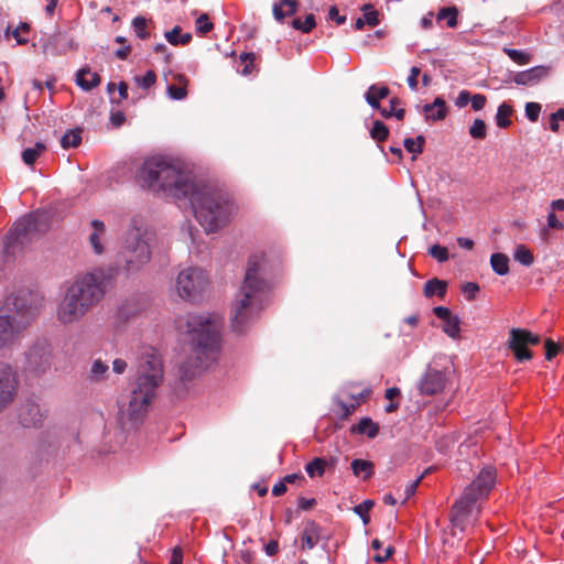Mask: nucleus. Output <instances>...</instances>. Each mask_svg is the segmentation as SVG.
<instances>
[{
  "label": "nucleus",
  "mask_w": 564,
  "mask_h": 564,
  "mask_svg": "<svg viewBox=\"0 0 564 564\" xmlns=\"http://www.w3.org/2000/svg\"><path fill=\"white\" fill-rule=\"evenodd\" d=\"M141 185L154 193L188 198L196 220L207 234L226 227L236 214L230 194L209 182H196L178 162L151 158L138 172Z\"/></svg>",
  "instance_id": "nucleus-1"
},
{
  "label": "nucleus",
  "mask_w": 564,
  "mask_h": 564,
  "mask_svg": "<svg viewBox=\"0 0 564 564\" xmlns=\"http://www.w3.org/2000/svg\"><path fill=\"white\" fill-rule=\"evenodd\" d=\"M163 377V365L159 355L152 352L141 358L130 392L119 403V421L123 430H132L143 420Z\"/></svg>",
  "instance_id": "nucleus-2"
},
{
  "label": "nucleus",
  "mask_w": 564,
  "mask_h": 564,
  "mask_svg": "<svg viewBox=\"0 0 564 564\" xmlns=\"http://www.w3.org/2000/svg\"><path fill=\"white\" fill-rule=\"evenodd\" d=\"M115 279L111 268H98L77 276L57 305L56 318L64 325L80 321L105 296Z\"/></svg>",
  "instance_id": "nucleus-3"
},
{
  "label": "nucleus",
  "mask_w": 564,
  "mask_h": 564,
  "mask_svg": "<svg viewBox=\"0 0 564 564\" xmlns=\"http://www.w3.org/2000/svg\"><path fill=\"white\" fill-rule=\"evenodd\" d=\"M223 321L216 314H188L176 321L178 332L188 335L196 356V368L206 369L220 349Z\"/></svg>",
  "instance_id": "nucleus-4"
},
{
  "label": "nucleus",
  "mask_w": 564,
  "mask_h": 564,
  "mask_svg": "<svg viewBox=\"0 0 564 564\" xmlns=\"http://www.w3.org/2000/svg\"><path fill=\"white\" fill-rule=\"evenodd\" d=\"M152 237L153 235L143 216L134 215L130 218L121 238V246L116 260L117 267H110L115 270V275L118 271H122L127 275L138 273L150 262Z\"/></svg>",
  "instance_id": "nucleus-5"
},
{
  "label": "nucleus",
  "mask_w": 564,
  "mask_h": 564,
  "mask_svg": "<svg viewBox=\"0 0 564 564\" xmlns=\"http://www.w3.org/2000/svg\"><path fill=\"white\" fill-rule=\"evenodd\" d=\"M268 288L262 274L261 258L250 257L243 283L231 310V326L235 332L241 333L261 310Z\"/></svg>",
  "instance_id": "nucleus-6"
},
{
  "label": "nucleus",
  "mask_w": 564,
  "mask_h": 564,
  "mask_svg": "<svg viewBox=\"0 0 564 564\" xmlns=\"http://www.w3.org/2000/svg\"><path fill=\"white\" fill-rule=\"evenodd\" d=\"M6 315H0V348L13 341L40 314L42 296L31 290H20L6 300Z\"/></svg>",
  "instance_id": "nucleus-7"
},
{
  "label": "nucleus",
  "mask_w": 564,
  "mask_h": 564,
  "mask_svg": "<svg viewBox=\"0 0 564 564\" xmlns=\"http://www.w3.org/2000/svg\"><path fill=\"white\" fill-rule=\"evenodd\" d=\"M492 487L494 473L490 467H486L452 507L449 520L454 530H465L474 511H478V503L489 495Z\"/></svg>",
  "instance_id": "nucleus-8"
},
{
  "label": "nucleus",
  "mask_w": 564,
  "mask_h": 564,
  "mask_svg": "<svg viewBox=\"0 0 564 564\" xmlns=\"http://www.w3.org/2000/svg\"><path fill=\"white\" fill-rule=\"evenodd\" d=\"M208 282L205 270L198 267H188L177 274L176 291L180 297L193 301L206 290Z\"/></svg>",
  "instance_id": "nucleus-9"
},
{
  "label": "nucleus",
  "mask_w": 564,
  "mask_h": 564,
  "mask_svg": "<svg viewBox=\"0 0 564 564\" xmlns=\"http://www.w3.org/2000/svg\"><path fill=\"white\" fill-rule=\"evenodd\" d=\"M540 336L522 328H511L507 341L508 349L512 352L518 362H525L532 359L533 352L530 346L540 343Z\"/></svg>",
  "instance_id": "nucleus-10"
},
{
  "label": "nucleus",
  "mask_w": 564,
  "mask_h": 564,
  "mask_svg": "<svg viewBox=\"0 0 564 564\" xmlns=\"http://www.w3.org/2000/svg\"><path fill=\"white\" fill-rule=\"evenodd\" d=\"M45 217L40 213H32L19 219L9 231L8 239L11 243L24 245L43 230Z\"/></svg>",
  "instance_id": "nucleus-11"
},
{
  "label": "nucleus",
  "mask_w": 564,
  "mask_h": 564,
  "mask_svg": "<svg viewBox=\"0 0 564 564\" xmlns=\"http://www.w3.org/2000/svg\"><path fill=\"white\" fill-rule=\"evenodd\" d=\"M28 367L32 371L45 372L53 362L52 346L46 338H37L25 352Z\"/></svg>",
  "instance_id": "nucleus-12"
},
{
  "label": "nucleus",
  "mask_w": 564,
  "mask_h": 564,
  "mask_svg": "<svg viewBox=\"0 0 564 564\" xmlns=\"http://www.w3.org/2000/svg\"><path fill=\"white\" fill-rule=\"evenodd\" d=\"M18 389L15 370L6 362H0V412L7 409L14 400Z\"/></svg>",
  "instance_id": "nucleus-13"
},
{
  "label": "nucleus",
  "mask_w": 564,
  "mask_h": 564,
  "mask_svg": "<svg viewBox=\"0 0 564 564\" xmlns=\"http://www.w3.org/2000/svg\"><path fill=\"white\" fill-rule=\"evenodd\" d=\"M446 378L443 371L427 368L417 383L421 394L434 395L445 388Z\"/></svg>",
  "instance_id": "nucleus-14"
},
{
  "label": "nucleus",
  "mask_w": 564,
  "mask_h": 564,
  "mask_svg": "<svg viewBox=\"0 0 564 564\" xmlns=\"http://www.w3.org/2000/svg\"><path fill=\"white\" fill-rule=\"evenodd\" d=\"M91 231L88 236L89 245L95 254H102L106 251L107 228L104 221L94 219L90 221Z\"/></svg>",
  "instance_id": "nucleus-15"
},
{
  "label": "nucleus",
  "mask_w": 564,
  "mask_h": 564,
  "mask_svg": "<svg viewBox=\"0 0 564 564\" xmlns=\"http://www.w3.org/2000/svg\"><path fill=\"white\" fill-rule=\"evenodd\" d=\"M20 422L25 427L37 426L43 419V412L40 404L28 402L22 405L19 413Z\"/></svg>",
  "instance_id": "nucleus-16"
},
{
  "label": "nucleus",
  "mask_w": 564,
  "mask_h": 564,
  "mask_svg": "<svg viewBox=\"0 0 564 564\" xmlns=\"http://www.w3.org/2000/svg\"><path fill=\"white\" fill-rule=\"evenodd\" d=\"M547 74L549 67L535 66L528 70L518 73L514 77V80L519 85H533L538 83L541 78L547 76Z\"/></svg>",
  "instance_id": "nucleus-17"
},
{
  "label": "nucleus",
  "mask_w": 564,
  "mask_h": 564,
  "mask_svg": "<svg viewBox=\"0 0 564 564\" xmlns=\"http://www.w3.org/2000/svg\"><path fill=\"white\" fill-rule=\"evenodd\" d=\"M296 0H280L273 3L272 13L278 22H282L286 17L294 15L299 9Z\"/></svg>",
  "instance_id": "nucleus-18"
},
{
  "label": "nucleus",
  "mask_w": 564,
  "mask_h": 564,
  "mask_svg": "<svg viewBox=\"0 0 564 564\" xmlns=\"http://www.w3.org/2000/svg\"><path fill=\"white\" fill-rule=\"evenodd\" d=\"M426 120H442L446 117V102L442 97L435 98L432 104L422 107Z\"/></svg>",
  "instance_id": "nucleus-19"
},
{
  "label": "nucleus",
  "mask_w": 564,
  "mask_h": 564,
  "mask_svg": "<svg viewBox=\"0 0 564 564\" xmlns=\"http://www.w3.org/2000/svg\"><path fill=\"white\" fill-rule=\"evenodd\" d=\"M321 528L315 522H307L302 532V547L313 549L319 541Z\"/></svg>",
  "instance_id": "nucleus-20"
},
{
  "label": "nucleus",
  "mask_w": 564,
  "mask_h": 564,
  "mask_svg": "<svg viewBox=\"0 0 564 564\" xmlns=\"http://www.w3.org/2000/svg\"><path fill=\"white\" fill-rule=\"evenodd\" d=\"M99 83V75L93 73L89 68H82L76 74V84L86 91L95 88Z\"/></svg>",
  "instance_id": "nucleus-21"
},
{
  "label": "nucleus",
  "mask_w": 564,
  "mask_h": 564,
  "mask_svg": "<svg viewBox=\"0 0 564 564\" xmlns=\"http://www.w3.org/2000/svg\"><path fill=\"white\" fill-rule=\"evenodd\" d=\"M390 90L386 86L371 85L365 94L366 101L373 109L380 110L379 100L386 98Z\"/></svg>",
  "instance_id": "nucleus-22"
},
{
  "label": "nucleus",
  "mask_w": 564,
  "mask_h": 564,
  "mask_svg": "<svg viewBox=\"0 0 564 564\" xmlns=\"http://www.w3.org/2000/svg\"><path fill=\"white\" fill-rule=\"evenodd\" d=\"M175 79L178 85H169L166 88L167 95L173 100H183L187 96V84L188 79L184 75H176Z\"/></svg>",
  "instance_id": "nucleus-23"
},
{
  "label": "nucleus",
  "mask_w": 564,
  "mask_h": 564,
  "mask_svg": "<svg viewBox=\"0 0 564 564\" xmlns=\"http://www.w3.org/2000/svg\"><path fill=\"white\" fill-rule=\"evenodd\" d=\"M364 15L358 18L355 22V28L361 30L365 24L376 26L379 24L378 11L373 10L371 4H365L361 8Z\"/></svg>",
  "instance_id": "nucleus-24"
},
{
  "label": "nucleus",
  "mask_w": 564,
  "mask_h": 564,
  "mask_svg": "<svg viewBox=\"0 0 564 564\" xmlns=\"http://www.w3.org/2000/svg\"><path fill=\"white\" fill-rule=\"evenodd\" d=\"M109 376V366L107 364H105L100 359H96L93 361L89 372L90 381L101 382L108 380Z\"/></svg>",
  "instance_id": "nucleus-25"
},
{
  "label": "nucleus",
  "mask_w": 564,
  "mask_h": 564,
  "mask_svg": "<svg viewBox=\"0 0 564 564\" xmlns=\"http://www.w3.org/2000/svg\"><path fill=\"white\" fill-rule=\"evenodd\" d=\"M375 466L370 460L354 459L351 462V470L355 476L361 477L362 479H369L375 473Z\"/></svg>",
  "instance_id": "nucleus-26"
},
{
  "label": "nucleus",
  "mask_w": 564,
  "mask_h": 564,
  "mask_svg": "<svg viewBox=\"0 0 564 564\" xmlns=\"http://www.w3.org/2000/svg\"><path fill=\"white\" fill-rule=\"evenodd\" d=\"M447 290V283L445 281L438 280L436 278L429 280L424 284L423 293L426 297H432L437 295L440 297H444Z\"/></svg>",
  "instance_id": "nucleus-27"
},
{
  "label": "nucleus",
  "mask_w": 564,
  "mask_h": 564,
  "mask_svg": "<svg viewBox=\"0 0 564 564\" xmlns=\"http://www.w3.org/2000/svg\"><path fill=\"white\" fill-rule=\"evenodd\" d=\"M512 113V107L506 102L501 104L496 112V124L500 128H508L511 124L509 117Z\"/></svg>",
  "instance_id": "nucleus-28"
},
{
  "label": "nucleus",
  "mask_w": 564,
  "mask_h": 564,
  "mask_svg": "<svg viewBox=\"0 0 564 564\" xmlns=\"http://www.w3.org/2000/svg\"><path fill=\"white\" fill-rule=\"evenodd\" d=\"M80 142H82V130L80 129L69 130V131L65 132L64 135L61 138V145L64 149L76 148L80 144Z\"/></svg>",
  "instance_id": "nucleus-29"
},
{
  "label": "nucleus",
  "mask_w": 564,
  "mask_h": 564,
  "mask_svg": "<svg viewBox=\"0 0 564 564\" xmlns=\"http://www.w3.org/2000/svg\"><path fill=\"white\" fill-rule=\"evenodd\" d=\"M424 143L425 138L423 135H417L415 139L406 138L403 141L405 150L413 154V160L423 152Z\"/></svg>",
  "instance_id": "nucleus-30"
},
{
  "label": "nucleus",
  "mask_w": 564,
  "mask_h": 564,
  "mask_svg": "<svg viewBox=\"0 0 564 564\" xmlns=\"http://www.w3.org/2000/svg\"><path fill=\"white\" fill-rule=\"evenodd\" d=\"M356 430L358 433L366 434L370 438L376 437L379 433V426L376 423H373L369 417L361 419Z\"/></svg>",
  "instance_id": "nucleus-31"
},
{
  "label": "nucleus",
  "mask_w": 564,
  "mask_h": 564,
  "mask_svg": "<svg viewBox=\"0 0 564 564\" xmlns=\"http://www.w3.org/2000/svg\"><path fill=\"white\" fill-rule=\"evenodd\" d=\"M45 150V144L37 142L33 148H28L22 152V160L26 165H32L40 154Z\"/></svg>",
  "instance_id": "nucleus-32"
},
{
  "label": "nucleus",
  "mask_w": 564,
  "mask_h": 564,
  "mask_svg": "<svg viewBox=\"0 0 564 564\" xmlns=\"http://www.w3.org/2000/svg\"><path fill=\"white\" fill-rule=\"evenodd\" d=\"M457 14L458 11L455 7L442 8L437 13V21L446 20V23L449 28H455L457 25Z\"/></svg>",
  "instance_id": "nucleus-33"
},
{
  "label": "nucleus",
  "mask_w": 564,
  "mask_h": 564,
  "mask_svg": "<svg viewBox=\"0 0 564 564\" xmlns=\"http://www.w3.org/2000/svg\"><path fill=\"white\" fill-rule=\"evenodd\" d=\"M400 99L398 98H391L390 99V108L387 109V108H383V109H380V113L384 117V118H390L392 116H394L398 120H402L404 118V115H405V110L403 108H397L398 105H400Z\"/></svg>",
  "instance_id": "nucleus-34"
},
{
  "label": "nucleus",
  "mask_w": 564,
  "mask_h": 564,
  "mask_svg": "<svg viewBox=\"0 0 564 564\" xmlns=\"http://www.w3.org/2000/svg\"><path fill=\"white\" fill-rule=\"evenodd\" d=\"M513 258L516 261L525 267H530L534 260L532 252L523 245H520L516 248Z\"/></svg>",
  "instance_id": "nucleus-35"
},
{
  "label": "nucleus",
  "mask_w": 564,
  "mask_h": 564,
  "mask_svg": "<svg viewBox=\"0 0 564 564\" xmlns=\"http://www.w3.org/2000/svg\"><path fill=\"white\" fill-rule=\"evenodd\" d=\"M315 17L312 13L307 14L304 20L296 18L292 21V26L295 30L302 31L303 33H308L315 26Z\"/></svg>",
  "instance_id": "nucleus-36"
},
{
  "label": "nucleus",
  "mask_w": 564,
  "mask_h": 564,
  "mask_svg": "<svg viewBox=\"0 0 564 564\" xmlns=\"http://www.w3.org/2000/svg\"><path fill=\"white\" fill-rule=\"evenodd\" d=\"M325 466H326L325 459L317 457V458H314L312 462H310L306 465L305 470H306L307 475L311 478H313L316 476H322L325 471Z\"/></svg>",
  "instance_id": "nucleus-37"
},
{
  "label": "nucleus",
  "mask_w": 564,
  "mask_h": 564,
  "mask_svg": "<svg viewBox=\"0 0 564 564\" xmlns=\"http://www.w3.org/2000/svg\"><path fill=\"white\" fill-rule=\"evenodd\" d=\"M443 330L452 338H455L459 334V319L456 315H451L448 318L443 321Z\"/></svg>",
  "instance_id": "nucleus-38"
},
{
  "label": "nucleus",
  "mask_w": 564,
  "mask_h": 564,
  "mask_svg": "<svg viewBox=\"0 0 564 564\" xmlns=\"http://www.w3.org/2000/svg\"><path fill=\"white\" fill-rule=\"evenodd\" d=\"M370 135L373 140L382 142L388 139L389 129L383 122L377 120L375 121L373 127L370 130Z\"/></svg>",
  "instance_id": "nucleus-39"
},
{
  "label": "nucleus",
  "mask_w": 564,
  "mask_h": 564,
  "mask_svg": "<svg viewBox=\"0 0 564 564\" xmlns=\"http://www.w3.org/2000/svg\"><path fill=\"white\" fill-rule=\"evenodd\" d=\"M502 51L517 64L524 65L530 62V55L523 51L503 47Z\"/></svg>",
  "instance_id": "nucleus-40"
},
{
  "label": "nucleus",
  "mask_w": 564,
  "mask_h": 564,
  "mask_svg": "<svg viewBox=\"0 0 564 564\" xmlns=\"http://www.w3.org/2000/svg\"><path fill=\"white\" fill-rule=\"evenodd\" d=\"M133 30L139 39L145 40L150 36L147 31L148 21L143 17H137L132 21Z\"/></svg>",
  "instance_id": "nucleus-41"
},
{
  "label": "nucleus",
  "mask_w": 564,
  "mask_h": 564,
  "mask_svg": "<svg viewBox=\"0 0 564 564\" xmlns=\"http://www.w3.org/2000/svg\"><path fill=\"white\" fill-rule=\"evenodd\" d=\"M196 32L205 35L213 30L214 24L210 22L208 14L202 13L195 22Z\"/></svg>",
  "instance_id": "nucleus-42"
},
{
  "label": "nucleus",
  "mask_w": 564,
  "mask_h": 564,
  "mask_svg": "<svg viewBox=\"0 0 564 564\" xmlns=\"http://www.w3.org/2000/svg\"><path fill=\"white\" fill-rule=\"evenodd\" d=\"M372 500H365L362 503H359L354 507V511L361 518L365 524H368L370 518L368 516L369 510L373 507Z\"/></svg>",
  "instance_id": "nucleus-43"
},
{
  "label": "nucleus",
  "mask_w": 564,
  "mask_h": 564,
  "mask_svg": "<svg viewBox=\"0 0 564 564\" xmlns=\"http://www.w3.org/2000/svg\"><path fill=\"white\" fill-rule=\"evenodd\" d=\"M433 469V467H429L426 468L422 475H420L414 481H412L411 484H409L405 489H404V501H406L408 499H410L416 491V488L417 486L420 485V482L422 481V479L429 474L431 473Z\"/></svg>",
  "instance_id": "nucleus-44"
},
{
  "label": "nucleus",
  "mask_w": 564,
  "mask_h": 564,
  "mask_svg": "<svg viewBox=\"0 0 564 564\" xmlns=\"http://www.w3.org/2000/svg\"><path fill=\"white\" fill-rule=\"evenodd\" d=\"M509 272V258L500 252H496V274L505 275Z\"/></svg>",
  "instance_id": "nucleus-45"
},
{
  "label": "nucleus",
  "mask_w": 564,
  "mask_h": 564,
  "mask_svg": "<svg viewBox=\"0 0 564 564\" xmlns=\"http://www.w3.org/2000/svg\"><path fill=\"white\" fill-rule=\"evenodd\" d=\"M469 133L474 139H484L486 137V123L481 119H476L469 128Z\"/></svg>",
  "instance_id": "nucleus-46"
},
{
  "label": "nucleus",
  "mask_w": 564,
  "mask_h": 564,
  "mask_svg": "<svg viewBox=\"0 0 564 564\" xmlns=\"http://www.w3.org/2000/svg\"><path fill=\"white\" fill-rule=\"evenodd\" d=\"M134 79L141 88L148 89L154 85L156 75L153 70H148L143 76H135Z\"/></svg>",
  "instance_id": "nucleus-47"
},
{
  "label": "nucleus",
  "mask_w": 564,
  "mask_h": 564,
  "mask_svg": "<svg viewBox=\"0 0 564 564\" xmlns=\"http://www.w3.org/2000/svg\"><path fill=\"white\" fill-rule=\"evenodd\" d=\"M429 252L438 262H445L449 258L447 249L445 247L440 246V245H433L430 248Z\"/></svg>",
  "instance_id": "nucleus-48"
},
{
  "label": "nucleus",
  "mask_w": 564,
  "mask_h": 564,
  "mask_svg": "<svg viewBox=\"0 0 564 564\" xmlns=\"http://www.w3.org/2000/svg\"><path fill=\"white\" fill-rule=\"evenodd\" d=\"M541 112V105L538 102H528L525 105V116L527 118L535 122L539 119V115Z\"/></svg>",
  "instance_id": "nucleus-49"
},
{
  "label": "nucleus",
  "mask_w": 564,
  "mask_h": 564,
  "mask_svg": "<svg viewBox=\"0 0 564 564\" xmlns=\"http://www.w3.org/2000/svg\"><path fill=\"white\" fill-rule=\"evenodd\" d=\"M253 59H254L253 53H243L240 55V61L246 63L245 67L241 69L242 75L247 76L252 73Z\"/></svg>",
  "instance_id": "nucleus-50"
},
{
  "label": "nucleus",
  "mask_w": 564,
  "mask_h": 564,
  "mask_svg": "<svg viewBox=\"0 0 564 564\" xmlns=\"http://www.w3.org/2000/svg\"><path fill=\"white\" fill-rule=\"evenodd\" d=\"M462 292L467 300H474L479 292V285L474 282H467L462 286Z\"/></svg>",
  "instance_id": "nucleus-51"
},
{
  "label": "nucleus",
  "mask_w": 564,
  "mask_h": 564,
  "mask_svg": "<svg viewBox=\"0 0 564 564\" xmlns=\"http://www.w3.org/2000/svg\"><path fill=\"white\" fill-rule=\"evenodd\" d=\"M421 69L416 66H413L410 69V74L408 76V85L412 90H417V76L420 75Z\"/></svg>",
  "instance_id": "nucleus-52"
},
{
  "label": "nucleus",
  "mask_w": 564,
  "mask_h": 564,
  "mask_svg": "<svg viewBox=\"0 0 564 564\" xmlns=\"http://www.w3.org/2000/svg\"><path fill=\"white\" fill-rule=\"evenodd\" d=\"M195 376V370L188 364H183L180 367V378L182 381H188Z\"/></svg>",
  "instance_id": "nucleus-53"
},
{
  "label": "nucleus",
  "mask_w": 564,
  "mask_h": 564,
  "mask_svg": "<svg viewBox=\"0 0 564 564\" xmlns=\"http://www.w3.org/2000/svg\"><path fill=\"white\" fill-rule=\"evenodd\" d=\"M558 346L551 339L545 341V358L551 360L557 355Z\"/></svg>",
  "instance_id": "nucleus-54"
},
{
  "label": "nucleus",
  "mask_w": 564,
  "mask_h": 564,
  "mask_svg": "<svg viewBox=\"0 0 564 564\" xmlns=\"http://www.w3.org/2000/svg\"><path fill=\"white\" fill-rule=\"evenodd\" d=\"M182 29L180 26L173 28L171 31L165 33V39L172 45H178L180 33Z\"/></svg>",
  "instance_id": "nucleus-55"
},
{
  "label": "nucleus",
  "mask_w": 564,
  "mask_h": 564,
  "mask_svg": "<svg viewBox=\"0 0 564 564\" xmlns=\"http://www.w3.org/2000/svg\"><path fill=\"white\" fill-rule=\"evenodd\" d=\"M470 94L467 90H462L455 101V105L459 108L467 106L470 102Z\"/></svg>",
  "instance_id": "nucleus-56"
},
{
  "label": "nucleus",
  "mask_w": 564,
  "mask_h": 564,
  "mask_svg": "<svg viewBox=\"0 0 564 564\" xmlns=\"http://www.w3.org/2000/svg\"><path fill=\"white\" fill-rule=\"evenodd\" d=\"M128 364L121 358H117L112 361V372L116 375H122L127 370Z\"/></svg>",
  "instance_id": "nucleus-57"
},
{
  "label": "nucleus",
  "mask_w": 564,
  "mask_h": 564,
  "mask_svg": "<svg viewBox=\"0 0 564 564\" xmlns=\"http://www.w3.org/2000/svg\"><path fill=\"white\" fill-rule=\"evenodd\" d=\"M470 102L474 110H480L486 104V98L485 96L477 94L471 96Z\"/></svg>",
  "instance_id": "nucleus-58"
},
{
  "label": "nucleus",
  "mask_w": 564,
  "mask_h": 564,
  "mask_svg": "<svg viewBox=\"0 0 564 564\" xmlns=\"http://www.w3.org/2000/svg\"><path fill=\"white\" fill-rule=\"evenodd\" d=\"M337 404L338 406L340 408L341 412H343V416L347 417L348 415H350L355 409H356V404L351 403V404H348L341 400H338L337 401Z\"/></svg>",
  "instance_id": "nucleus-59"
},
{
  "label": "nucleus",
  "mask_w": 564,
  "mask_h": 564,
  "mask_svg": "<svg viewBox=\"0 0 564 564\" xmlns=\"http://www.w3.org/2000/svg\"><path fill=\"white\" fill-rule=\"evenodd\" d=\"M329 19L336 21L337 24H343L346 21L345 15H340L336 7H332L328 12Z\"/></svg>",
  "instance_id": "nucleus-60"
},
{
  "label": "nucleus",
  "mask_w": 564,
  "mask_h": 564,
  "mask_svg": "<svg viewBox=\"0 0 564 564\" xmlns=\"http://www.w3.org/2000/svg\"><path fill=\"white\" fill-rule=\"evenodd\" d=\"M433 312L442 321H445L451 315H453L452 312L447 307H444V306H436L433 308Z\"/></svg>",
  "instance_id": "nucleus-61"
},
{
  "label": "nucleus",
  "mask_w": 564,
  "mask_h": 564,
  "mask_svg": "<svg viewBox=\"0 0 564 564\" xmlns=\"http://www.w3.org/2000/svg\"><path fill=\"white\" fill-rule=\"evenodd\" d=\"M264 552L267 553V555L269 556H273L275 555L278 552H279V543L278 541L275 540H271L269 541L265 545H264Z\"/></svg>",
  "instance_id": "nucleus-62"
},
{
  "label": "nucleus",
  "mask_w": 564,
  "mask_h": 564,
  "mask_svg": "<svg viewBox=\"0 0 564 564\" xmlns=\"http://www.w3.org/2000/svg\"><path fill=\"white\" fill-rule=\"evenodd\" d=\"M547 226L553 229L563 228V224L558 220L554 213L549 214L547 216Z\"/></svg>",
  "instance_id": "nucleus-63"
},
{
  "label": "nucleus",
  "mask_w": 564,
  "mask_h": 564,
  "mask_svg": "<svg viewBox=\"0 0 564 564\" xmlns=\"http://www.w3.org/2000/svg\"><path fill=\"white\" fill-rule=\"evenodd\" d=\"M316 505V500L315 499H307V498H304V497H301L299 499V507L302 509V510H308L311 509L312 507H314Z\"/></svg>",
  "instance_id": "nucleus-64"
}]
</instances>
